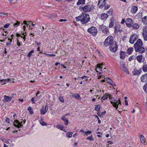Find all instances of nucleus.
<instances>
[{
	"instance_id": "f257e3e1",
	"label": "nucleus",
	"mask_w": 147,
	"mask_h": 147,
	"mask_svg": "<svg viewBox=\"0 0 147 147\" xmlns=\"http://www.w3.org/2000/svg\"><path fill=\"white\" fill-rule=\"evenodd\" d=\"M76 21H80L83 24H86L90 21V18L88 14L82 13L79 16L76 17Z\"/></svg>"
},
{
	"instance_id": "f03ea898",
	"label": "nucleus",
	"mask_w": 147,
	"mask_h": 147,
	"mask_svg": "<svg viewBox=\"0 0 147 147\" xmlns=\"http://www.w3.org/2000/svg\"><path fill=\"white\" fill-rule=\"evenodd\" d=\"M143 43L140 39H138L134 45V47L136 52H138L142 53L144 52L145 49L142 46Z\"/></svg>"
},
{
	"instance_id": "7ed1b4c3",
	"label": "nucleus",
	"mask_w": 147,
	"mask_h": 147,
	"mask_svg": "<svg viewBox=\"0 0 147 147\" xmlns=\"http://www.w3.org/2000/svg\"><path fill=\"white\" fill-rule=\"evenodd\" d=\"M113 36H109L105 39L104 42V45L105 47H107L110 45L111 43L113 42Z\"/></svg>"
},
{
	"instance_id": "20e7f679",
	"label": "nucleus",
	"mask_w": 147,
	"mask_h": 147,
	"mask_svg": "<svg viewBox=\"0 0 147 147\" xmlns=\"http://www.w3.org/2000/svg\"><path fill=\"white\" fill-rule=\"evenodd\" d=\"M117 49L118 46L117 43L116 41H113L110 45V50L111 52H114L117 50Z\"/></svg>"
},
{
	"instance_id": "39448f33",
	"label": "nucleus",
	"mask_w": 147,
	"mask_h": 147,
	"mask_svg": "<svg viewBox=\"0 0 147 147\" xmlns=\"http://www.w3.org/2000/svg\"><path fill=\"white\" fill-rule=\"evenodd\" d=\"M111 101H110L111 104L113 105V106L116 108V109L118 108V106L119 105L120 107L121 105V102L119 100L114 99H111Z\"/></svg>"
},
{
	"instance_id": "423d86ee",
	"label": "nucleus",
	"mask_w": 147,
	"mask_h": 147,
	"mask_svg": "<svg viewBox=\"0 0 147 147\" xmlns=\"http://www.w3.org/2000/svg\"><path fill=\"white\" fill-rule=\"evenodd\" d=\"M87 31L90 33L91 34L94 36L96 35L97 32V31L96 28L93 26H92L87 30Z\"/></svg>"
},
{
	"instance_id": "0eeeda50",
	"label": "nucleus",
	"mask_w": 147,
	"mask_h": 147,
	"mask_svg": "<svg viewBox=\"0 0 147 147\" xmlns=\"http://www.w3.org/2000/svg\"><path fill=\"white\" fill-rule=\"evenodd\" d=\"M123 31L122 28L121 27L120 24L118 23H116L115 27L114 32L115 34H117L118 32L121 33Z\"/></svg>"
},
{
	"instance_id": "6e6552de",
	"label": "nucleus",
	"mask_w": 147,
	"mask_h": 147,
	"mask_svg": "<svg viewBox=\"0 0 147 147\" xmlns=\"http://www.w3.org/2000/svg\"><path fill=\"white\" fill-rule=\"evenodd\" d=\"M138 38V36L136 34L132 35L130 38L129 42L130 43L133 44L134 41H135Z\"/></svg>"
},
{
	"instance_id": "1a4fd4ad",
	"label": "nucleus",
	"mask_w": 147,
	"mask_h": 147,
	"mask_svg": "<svg viewBox=\"0 0 147 147\" xmlns=\"http://www.w3.org/2000/svg\"><path fill=\"white\" fill-rule=\"evenodd\" d=\"M80 9H82L85 12H88L90 11L92 9V8L89 5H86L84 7H80Z\"/></svg>"
},
{
	"instance_id": "9d476101",
	"label": "nucleus",
	"mask_w": 147,
	"mask_h": 147,
	"mask_svg": "<svg viewBox=\"0 0 147 147\" xmlns=\"http://www.w3.org/2000/svg\"><path fill=\"white\" fill-rule=\"evenodd\" d=\"M100 30H101L104 34H106L109 33L107 27L103 25L100 26Z\"/></svg>"
},
{
	"instance_id": "9b49d317",
	"label": "nucleus",
	"mask_w": 147,
	"mask_h": 147,
	"mask_svg": "<svg viewBox=\"0 0 147 147\" xmlns=\"http://www.w3.org/2000/svg\"><path fill=\"white\" fill-rule=\"evenodd\" d=\"M23 121H22L20 122L17 120H14L13 125L16 127L20 128L22 127L23 126Z\"/></svg>"
},
{
	"instance_id": "f8f14e48",
	"label": "nucleus",
	"mask_w": 147,
	"mask_h": 147,
	"mask_svg": "<svg viewBox=\"0 0 147 147\" xmlns=\"http://www.w3.org/2000/svg\"><path fill=\"white\" fill-rule=\"evenodd\" d=\"M142 35L145 40H147V26L143 28L142 32Z\"/></svg>"
},
{
	"instance_id": "ddd939ff",
	"label": "nucleus",
	"mask_w": 147,
	"mask_h": 147,
	"mask_svg": "<svg viewBox=\"0 0 147 147\" xmlns=\"http://www.w3.org/2000/svg\"><path fill=\"white\" fill-rule=\"evenodd\" d=\"M125 23L127 27H131L132 24L133 23V21L131 19L128 18L126 20Z\"/></svg>"
},
{
	"instance_id": "4468645a",
	"label": "nucleus",
	"mask_w": 147,
	"mask_h": 147,
	"mask_svg": "<svg viewBox=\"0 0 147 147\" xmlns=\"http://www.w3.org/2000/svg\"><path fill=\"white\" fill-rule=\"evenodd\" d=\"M105 0H99L98 2V5L99 7H103L106 5Z\"/></svg>"
},
{
	"instance_id": "2eb2a0df",
	"label": "nucleus",
	"mask_w": 147,
	"mask_h": 147,
	"mask_svg": "<svg viewBox=\"0 0 147 147\" xmlns=\"http://www.w3.org/2000/svg\"><path fill=\"white\" fill-rule=\"evenodd\" d=\"M136 58L139 63H141L144 61V58L142 55H140L137 56Z\"/></svg>"
},
{
	"instance_id": "dca6fc26",
	"label": "nucleus",
	"mask_w": 147,
	"mask_h": 147,
	"mask_svg": "<svg viewBox=\"0 0 147 147\" xmlns=\"http://www.w3.org/2000/svg\"><path fill=\"white\" fill-rule=\"evenodd\" d=\"M48 107L47 105H46L45 106L44 108H43L42 109H41L40 112L41 114L44 115L48 111Z\"/></svg>"
},
{
	"instance_id": "f3484780",
	"label": "nucleus",
	"mask_w": 147,
	"mask_h": 147,
	"mask_svg": "<svg viewBox=\"0 0 147 147\" xmlns=\"http://www.w3.org/2000/svg\"><path fill=\"white\" fill-rule=\"evenodd\" d=\"M141 79L142 82H146L147 81V73L142 75L141 77Z\"/></svg>"
},
{
	"instance_id": "a211bd4d",
	"label": "nucleus",
	"mask_w": 147,
	"mask_h": 147,
	"mask_svg": "<svg viewBox=\"0 0 147 147\" xmlns=\"http://www.w3.org/2000/svg\"><path fill=\"white\" fill-rule=\"evenodd\" d=\"M120 58L123 59H124L126 54L125 52L123 51H120Z\"/></svg>"
},
{
	"instance_id": "6ab92c4d",
	"label": "nucleus",
	"mask_w": 147,
	"mask_h": 147,
	"mask_svg": "<svg viewBox=\"0 0 147 147\" xmlns=\"http://www.w3.org/2000/svg\"><path fill=\"white\" fill-rule=\"evenodd\" d=\"M108 17V15L105 13H102L101 15L100 18L102 20H105Z\"/></svg>"
},
{
	"instance_id": "aec40b11",
	"label": "nucleus",
	"mask_w": 147,
	"mask_h": 147,
	"mask_svg": "<svg viewBox=\"0 0 147 147\" xmlns=\"http://www.w3.org/2000/svg\"><path fill=\"white\" fill-rule=\"evenodd\" d=\"M141 70H138L136 69H134V70L132 71V74L134 75L138 76L141 73Z\"/></svg>"
},
{
	"instance_id": "412c9836",
	"label": "nucleus",
	"mask_w": 147,
	"mask_h": 147,
	"mask_svg": "<svg viewBox=\"0 0 147 147\" xmlns=\"http://www.w3.org/2000/svg\"><path fill=\"white\" fill-rule=\"evenodd\" d=\"M11 79H7L5 80H0V84L1 83L2 85L6 83L9 81L11 82Z\"/></svg>"
},
{
	"instance_id": "4be33fe9",
	"label": "nucleus",
	"mask_w": 147,
	"mask_h": 147,
	"mask_svg": "<svg viewBox=\"0 0 147 147\" xmlns=\"http://www.w3.org/2000/svg\"><path fill=\"white\" fill-rule=\"evenodd\" d=\"M4 100L3 101L4 102L10 101L12 99L11 96V97H9L6 95H4Z\"/></svg>"
},
{
	"instance_id": "5701e85b",
	"label": "nucleus",
	"mask_w": 147,
	"mask_h": 147,
	"mask_svg": "<svg viewBox=\"0 0 147 147\" xmlns=\"http://www.w3.org/2000/svg\"><path fill=\"white\" fill-rule=\"evenodd\" d=\"M106 78V80L107 81L108 83H109L110 85L112 86H114L115 85V83L111 79L107 77Z\"/></svg>"
},
{
	"instance_id": "b1692460",
	"label": "nucleus",
	"mask_w": 147,
	"mask_h": 147,
	"mask_svg": "<svg viewBox=\"0 0 147 147\" xmlns=\"http://www.w3.org/2000/svg\"><path fill=\"white\" fill-rule=\"evenodd\" d=\"M140 138L141 143L144 144L145 142V139L144 137L142 135H140Z\"/></svg>"
},
{
	"instance_id": "393cba45",
	"label": "nucleus",
	"mask_w": 147,
	"mask_h": 147,
	"mask_svg": "<svg viewBox=\"0 0 147 147\" xmlns=\"http://www.w3.org/2000/svg\"><path fill=\"white\" fill-rule=\"evenodd\" d=\"M109 95V94L108 93H106L104 94L103 96L101 98V99L102 100V101L103 102L105 99H107Z\"/></svg>"
},
{
	"instance_id": "a878e982",
	"label": "nucleus",
	"mask_w": 147,
	"mask_h": 147,
	"mask_svg": "<svg viewBox=\"0 0 147 147\" xmlns=\"http://www.w3.org/2000/svg\"><path fill=\"white\" fill-rule=\"evenodd\" d=\"M61 119L65 122V124L67 125L69 123V121L67 119H66L65 116H63L61 118Z\"/></svg>"
},
{
	"instance_id": "bb28decb",
	"label": "nucleus",
	"mask_w": 147,
	"mask_h": 147,
	"mask_svg": "<svg viewBox=\"0 0 147 147\" xmlns=\"http://www.w3.org/2000/svg\"><path fill=\"white\" fill-rule=\"evenodd\" d=\"M72 97L78 100H80L81 99V98L78 94H76L73 95Z\"/></svg>"
},
{
	"instance_id": "cd10ccee",
	"label": "nucleus",
	"mask_w": 147,
	"mask_h": 147,
	"mask_svg": "<svg viewBox=\"0 0 147 147\" xmlns=\"http://www.w3.org/2000/svg\"><path fill=\"white\" fill-rule=\"evenodd\" d=\"M85 0H78L77 3V5H83L85 4Z\"/></svg>"
},
{
	"instance_id": "c85d7f7f",
	"label": "nucleus",
	"mask_w": 147,
	"mask_h": 147,
	"mask_svg": "<svg viewBox=\"0 0 147 147\" xmlns=\"http://www.w3.org/2000/svg\"><path fill=\"white\" fill-rule=\"evenodd\" d=\"M114 20L113 18L110 19V22L109 24V28H112L114 25Z\"/></svg>"
},
{
	"instance_id": "c756f323",
	"label": "nucleus",
	"mask_w": 147,
	"mask_h": 147,
	"mask_svg": "<svg viewBox=\"0 0 147 147\" xmlns=\"http://www.w3.org/2000/svg\"><path fill=\"white\" fill-rule=\"evenodd\" d=\"M131 27L133 29H137L139 28V26L138 24L136 23L133 24L131 25Z\"/></svg>"
},
{
	"instance_id": "7c9ffc66",
	"label": "nucleus",
	"mask_w": 147,
	"mask_h": 147,
	"mask_svg": "<svg viewBox=\"0 0 147 147\" xmlns=\"http://www.w3.org/2000/svg\"><path fill=\"white\" fill-rule=\"evenodd\" d=\"M142 22L144 24H147V16L144 17L142 20Z\"/></svg>"
},
{
	"instance_id": "2f4dec72",
	"label": "nucleus",
	"mask_w": 147,
	"mask_h": 147,
	"mask_svg": "<svg viewBox=\"0 0 147 147\" xmlns=\"http://www.w3.org/2000/svg\"><path fill=\"white\" fill-rule=\"evenodd\" d=\"M133 50L134 49L133 47H130L129 48L127 51V53L129 55L131 54Z\"/></svg>"
},
{
	"instance_id": "473e14b6",
	"label": "nucleus",
	"mask_w": 147,
	"mask_h": 147,
	"mask_svg": "<svg viewBox=\"0 0 147 147\" xmlns=\"http://www.w3.org/2000/svg\"><path fill=\"white\" fill-rule=\"evenodd\" d=\"M138 10V7L136 6H133L132 7V11L133 13H135Z\"/></svg>"
},
{
	"instance_id": "72a5a7b5",
	"label": "nucleus",
	"mask_w": 147,
	"mask_h": 147,
	"mask_svg": "<svg viewBox=\"0 0 147 147\" xmlns=\"http://www.w3.org/2000/svg\"><path fill=\"white\" fill-rule=\"evenodd\" d=\"M126 73H127V74H129V71L127 69V68L125 66L124 67H122L121 68Z\"/></svg>"
},
{
	"instance_id": "f704fd0d",
	"label": "nucleus",
	"mask_w": 147,
	"mask_h": 147,
	"mask_svg": "<svg viewBox=\"0 0 147 147\" xmlns=\"http://www.w3.org/2000/svg\"><path fill=\"white\" fill-rule=\"evenodd\" d=\"M103 65V63H101L100 64V63H99V64H98L97 65V67H98V69H99V70H100L101 71H102V67H101V66H102V65Z\"/></svg>"
},
{
	"instance_id": "c9c22d12",
	"label": "nucleus",
	"mask_w": 147,
	"mask_h": 147,
	"mask_svg": "<svg viewBox=\"0 0 147 147\" xmlns=\"http://www.w3.org/2000/svg\"><path fill=\"white\" fill-rule=\"evenodd\" d=\"M142 69L144 72H147V65H145L143 66Z\"/></svg>"
},
{
	"instance_id": "e433bc0d",
	"label": "nucleus",
	"mask_w": 147,
	"mask_h": 147,
	"mask_svg": "<svg viewBox=\"0 0 147 147\" xmlns=\"http://www.w3.org/2000/svg\"><path fill=\"white\" fill-rule=\"evenodd\" d=\"M120 65L121 66V68L122 67H123L125 66V63H124V62L122 60H121L120 61Z\"/></svg>"
},
{
	"instance_id": "4c0bfd02",
	"label": "nucleus",
	"mask_w": 147,
	"mask_h": 147,
	"mask_svg": "<svg viewBox=\"0 0 147 147\" xmlns=\"http://www.w3.org/2000/svg\"><path fill=\"white\" fill-rule=\"evenodd\" d=\"M100 106L98 105H96L95 107V109L97 111H100Z\"/></svg>"
},
{
	"instance_id": "58836bf2",
	"label": "nucleus",
	"mask_w": 147,
	"mask_h": 147,
	"mask_svg": "<svg viewBox=\"0 0 147 147\" xmlns=\"http://www.w3.org/2000/svg\"><path fill=\"white\" fill-rule=\"evenodd\" d=\"M20 22L17 21L16 23L13 24V26L15 28L17 27L20 25Z\"/></svg>"
},
{
	"instance_id": "ea45409f",
	"label": "nucleus",
	"mask_w": 147,
	"mask_h": 147,
	"mask_svg": "<svg viewBox=\"0 0 147 147\" xmlns=\"http://www.w3.org/2000/svg\"><path fill=\"white\" fill-rule=\"evenodd\" d=\"M86 139L90 141H93L94 140V139L92 135H91V136H89L87 137L86 138Z\"/></svg>"
},
{
	"instance_id": "a19ab883",
	"label": "nucleus",
	"mask_w": 147,
	"mask_h": 147,
	"mask_svg": "<svg viewBox=\"0 0 147 147\" xmlns=\"http://www.w3.org/2000/svg\"><path fill=\"white\" fill-rule=\"evenodd\" d=\"M31 23V25H30L29 26V29L30 30H32V27H34V26H35V24H33L32 22H29V24H30V23Z\"/></svg>"
},
{
	"instance_id": "79ce46f5",
	"label": "nucleus",
	"mask_w": 147,
	"mask_h": 147,
	"mask_svg": "<svg viewBox=\"0 0 147 147\" xmlns=\"http://www.w3.org/2000/svg\"><path fill=\"white\" fill-rule=\"evenodd\" d=\"M59 99L61 102L64 103V100L62 96H60L59 97Z\"/></svg>"
},
{
	"instance_id": "37998d69",
	"label": "nucleus",
	"mask_w": 147,
	"mask_h": 147,
	"mask_svg": "<svg viewBox=\"0 0 147 147\" xmlns=\"http://www.w3.org/2000/svg\"><path fill=\"white\" fill-rule=\"evenodd\" d=\"M73 133L72 132H67L66 134L67 136L69 138H71L72 136Z\"/></svg>"
},
{
	"instance_id": "c03bdc74",
	"label": "nucleus",
	"mask_w": 147,
	"mask_h": 147,
	"mask_svg": "<svg viewBox=\"0 0 147 147\" xmlns=\"http://www.w3.org/2000/svg\"><path fill=\"white\" fill-rule=\"evenodd\" d=\"M34 52V50H32L30 51L28 53V57H30L32 55V54Z\"/></svg>"
},
{
	"instance_id": "a18cd8bd",
	"label": "nucleus",
	"mask_w": 147,
	"mask_h": 147,
	"mask_svg": "<svg viewBox=\"0 0 147 147\" xmlns=\"http://www.w3.org/2000/svg\"><path fill=\"white\" fill-rule=\"evenodd\" d=\"M58 128L59 129L63 131L64 129V127L63 125H59L58 126Z\"/></svg>"
},
{
	"instance_id": "49530a36",
	"label": "nucleus",
	"mask_w": 147,
	"mask_h": 147,
	"mask_svg": "<svg viewBox=\"0 0 147 147\" xmlns=\"http://www.w3.org/2000/svg\"><path fill=\"white\" fill-rule=\"evenodd\" d=\"M113 10L111 9H110L107 12V13L109 14L110 16L111 15L113 14Z\"/></svg>"
},
{
	"instance_id": "de8ad7c7",
	"label": "nucleus",
	"mask_w": 147,
	"mask_h": 147,
	"mask_svg": "<svg viewBox=\"0 0 147 147\" xmlns=\"http://www.w3.org/2000/svg\"><path fill=\"white\" fill-rule=\"evenodd\" d=\"M110 7V5H109L107 4L106 5L104 6V10H106L109 9Z\"/></svg>"
},
{
	"instance_id": "09e8293b",
	"label": "nucleus",
	"mask_w": 147,
	"mask_h": 147,
	"mask_svg": "<svg viewBox=\"0 0 147 147\" xmlns=\"http://www.w3.org/2000/svg\"><path fill=\"white\" fill-rule=\"evenodd\" d=\"M8 40H9V41L8 42L6 43V45L7 46H8L10 45L11 44V43L12 41V39H10L9 38Z\"/></svg>"
},
{
	"instance_id": "8fccbe9b",
	"label": "nucleus",
	"mask_w": 147,
	"mask_h": 147,
	"mask_svg": "<svg viewBox=\"0 0 147 147\" xmlns=\"http://www.w3.org/2000/svg\"><path fill=\"white\" fill-rule=\"evenodd\" d=\"M28 110L29 111L30 114H32L33 113V112L31 111V107H29L28 108Z\"/></svg>"
},
{
	"instance_id": "3c124183",
	"label": "nucleus",
	"mask_w": 147,
	"mask_h": 147,
	"mask_svg": "<svg viewBox=\"0 0 147 147\" xmlns=\"http://www.w3.org/2000/svg\"><path fill=\"white\" fill-rule=\"evenodd\" d=\"M85 135L86 136H88V134H90L92 133V131H88L85 132Z\"/></svg>"
},
{
	"instance_id": "603ef678",
	"label": "nucleus",
	"mask_w": 147,
	"mask_h": 147,
	"mask_svg": "<svg viewBox=\"0 0 147 147\" xmlns=\"http://www.w3.org/2000/svg\"><path fill=\"white\" fill-rule=\"evenodd\" d=\"M40 123L42 125L46 126L47 125V124L46 123L43 121H40Z\"/></svg>"
},
{
	"instance_id": "864d4df0",
	"label": "nucleus",
	"mask_w": 147,
	"mask_h": 147,
	"mask_svg": "<svg viewBox=\"0 0 147 147\" xmlns=\"http://www.w3.org/2000/svg\"><path fill=\"white\" fill-rule=\"evenodd\" d=\"M10 25V24L9 23H7L4 25L3 27L4 28H8L9 25Z\"/></svg>"
},
{
	"instance_id": "5fc2aeb1",
	"label": "nucleus",
	"mask_w": 147,
	"mask_h": 147,
	"mask_svg": "<svg viewBox=\"0 0 147 147\" xmlns=\"http://www.w3.org/2000/svg\"><path fill=\"white\" fill-rule=\"evenodd\" d=\"M147 86V84H145L143 86V89L145 91L146 90V87Z\"/></svg>"
},
{
	"instance_id": "6e6d98bb",
	"label": "nucleus",
	"mask_w": 147,
	"mask_h": 147,
	"mask_svg": "<svg viewBox=\"0 0 147 147\" xmlns=\"http://www.w3.org/2000/svg\"><path fill=\"white\" fill-rule=\"evenodd\" d=\"M135 57V56H134V55H132L130 57L129 59V61H131L132 59H134Z\"/></svg>"
},
{
	"instance_id": "4d7b16f0",
	"label": "nucleus",
	"mask_w": 147,
	"mask_h": 147,
	"mask_svg": "<svg viewBox=\"0 0 147 147\" xmlns=\"http://www.w3.org/2000/svg\"><path fill=\"white\" fill-rule=\"evenodd\" d=\"M7 14L5 13L0 12V16H3L7 15Z\"/></svg>"
},
{
	"instance_id": "13d9d810",
	"label": "nucleus",
	"mask_w": 147,
	"mask_h": 147,
	"mask_svg": "<svg viewBox=\"0 0 147 147\" xmlns=\"http://www.w3.org/2000/svg\"><path fill=\"white\" fill-rule=\"evenodd\" d=\"M31 101H32V103L34 104L35 103V101L36 100L35 97H33L31 99Z\"/></svg>"
},
{
	"instance_id": "bf43d9fd",
	"label": "nucleus",
	"mask_w": 147,
	"mask_h": 147,
	"mask_svg": "<svg viewBox=\"0 0 147 147\" xmlns=\"http://www.w3.org/2000/svg\"><path fill=\"white\" fill-rule=\"evenodd\" d=\"M59 21L60 22H64L67 21V20L66 19H61L59 20Z\"/></svg>"
},
{
	"instance_id": "052dcab7",
	"label": "nucleus",
	"mask_w": 147,
	"mask_h": 147,
	"mask_svg": "<svg viewBox=\"0 0 147 147\" xmlns=\"http://www.w3.org/2000/svg\"><path fill=\"white\" fill-rule=\"evenodd\" d=\"M6 121L7 123H10L9 118L8 117H7L6 119Z\"/></svg>"
},
{
	"instance_id": "680f3d73",
	"label": "nucleus",
	"mask_w": 147,
	"mask_h": 147,
	"mask_svg": "<svg viewBox=\"0 0 147 147\" xmlns=\"http://www.w3.org/2000/svg\"><path fill=\"white\" fill-rule=\"evenodd\" d=\"M22 35H24V36H21V38H23L24 39V41H25V39H26V36L25 35H24V33H23L22 34Z\"/></svg>"
},
{
	"instance_id": "e2e57ef3",
	"label": "nucleus",
	"mask_w": 147,
	"mask_h": 147,
	"mask_svg": "<svg viewBox=\"0 0 147 147\" xmlns=\"http://www.w3.org/2000/svg\"><path fill=\"white\" fill-rule=\"evenodd\" d=\"M32 35V36H34V33L32 31H31L30 33V35Z\"/></svg>"
},
{
	"instance_id": "0e129e2a",
	"label": "nucleus",
	"mask_w": 147,
	"mask_h": 147,
	"mask_svg": "<svg viewBox=\"0 0 147 147\" xmlns=\"http://www.w3.org/2000/svg\"><path fill=\"white\" fill-rule=\"evenodd\" d=\"M125 22V19H122V21L121 22V23L122 24H123Z\"/></svg>"
},
{
	"instance_id": "69168bd1",
	"label": "nucleus",
	"mask_w": 147,
	"mask_h": 147,
	"mask_svg": "<svg viewBox=\"0 0 147 147\" xmlns=\"http://www.w3.org/2000/svg\"><path fill=\"white\" fill-rule=\"evenodd\" d=\"M48 55L51 56V57H55V55L54 54H47Z\"/></svg>"
},
{
	"instance_id": "338daca9",
	"label": "nucleus",
	"mask_w": 147,
	"mask_h": 147,
	"mask_svg": "<svg viewBox=\"0 0 147 147\" xmlns=\"http://www.w3.org/2000/svg\"><path fill=\"white\" fill-rule=\"evenodd\" d=\"M16 36L17 37L20 36L21 37V36H22L21 35V34H18V33H16Z\"/></svg>"
},
{
	"instance_id": "774afa93",
	"label": "nucleus",
	"mask_w": 147,
	"mask_h": 147,
	"mask_svg": "<svg viewBox=\"0 0 147 147\" xmlns=\"http://www.w3.org/2000/svg\"><path fill=\"white\" fill-rule=\"evenodd\" d=\"M23 24H26V25L28 27V25L29 24H27L26 21H24L23 22Z\"/></svg>"
}]
</instances>
